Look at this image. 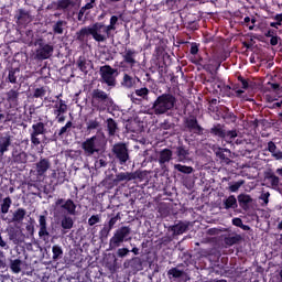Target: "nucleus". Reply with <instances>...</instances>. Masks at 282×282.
Segmentation results:
<instances>
[{
    "instance_id": "obj_18",
    "label": "nucleus",
    "mask_w": 282,
    "mask_h": 282,
    "mask_svg": "<svg viewBox=\"0 0 282 282\" xmlns=\"http://www.w3.org/2000/svg\"><path fill=\"white\" fill-rule=\"evenodd\" d=\"M39 224H40V230H39L40 239H42L43 241H50V231L47 230V216L40 215Z\"/></svg>"
},
{
    "instance_id": "obj_14",
    "label": "nucleus",
    "mask_w": 282,
    "mask_h": 282,
    "mask_svg": "<svg viewBox=\"0 0 282 282\" xmlns=\"http://www.w3.org/2000/svg\"><path fill=\"white\" fill-rule=\"evenodd\" d=\"M52 169V162L47 158H40L35 163V173L37 177H45L47 171Z\"/></svg>"
},
{
    "instance_id": "obj_25",
    "label": "nucleus",
    "mask_w": 282,
    "mask_h": 282,
    "mask_svg": "<svg viewBox=\"0 0 282 282\" xmlns=\"http://www.w3.org/2000/svg\"><path fill=\"white\" fill-rule=\"evenodd\" d=\"M135 80L140 83V79L138 77H133L129 74H123V78L121 80V86L126 89H132V87H135Z\"/></svg>"
},
{
    "instance_id": "obj_56",
    "label": "nucleus",
    "mask_w": 282,
    "mask_h": 282,
    "mask_svg": "<svg viewBox=\"0 0 282 282\" xmlns=\"http://www.w3.org/2000/svg\"><path fill=\"white\" fill-rule=\"evenodd\" d=\"M111 230H112L111 227L104 224V227L99 231V238L100 239H107V237H109V232H111Z\"/></svg>"
},
{
    "instance_id": "obj_63",
    "label": "nucleus",
    "mask_w": 282,
    "mask_h": 282,
    "mask_svg": "<svg viewBox=\"0 0 282 282\" xmlns=\"http://www.w3.org/2000/svg\"><path fill=\"white\" fill-rule=\"evenodd\" d=\"M129 252H131V250H129L128 248H119L117 251V257H119V259H124V257H127Z\"/></svg>"
},
{
    "instance_id": "obj_46",
    "label": "nucleus",
    "mask_w": 282,
    "mask_h": 282,
    "mask_svg": "<svg viewBox=\"0 0 282 282\" xmlns=\"http://www.w3.org/2000/svg\"><path fill=\"white\" fill-rule=\"evenodd\" d=\"M216 83H221V80H219L217 78V75H215L213 72H210V76H207L204 78V85H212L213 89H215V84Z\"/></svg>"
},
{
    "instance_id": "obj_36",
    "label": "nucleus",
    "mask_w": 282,
    "mask_h": 282,
    "mask_svg": "<svg viewBox=\"0 0 282 282\" xmlns=\"http://www.w3.org/2000/svg\"><path fill=\"white\" fill-rule=\"evenodd\" d=\"M182 1H184V0H165V6H166L167 10L177 12V11L182 10Z\"/></svg>"
},
{
    "instance_id": "obj_41",
    "label": "nucleus",
    "mask_w": 282,
    "mask_h": 282,
    "mask_svg": "<svg viewBox=\"0 0 282 282\" xmlns=\"http://www.w3.org/2000/svg\"><path fill=\"white\" fill-rule=\"evenodd\" d=\"M0 206L2 215H8V213L10 212V207L12 206V198H10V196L3 198Z\"/></svg>"
},
{
    "instance_id": "obj_50",
    "label": "nucleus",
    "mask_w": 282,
    "mask_h": 282,
    "mask_svg": "<svg viewBox=\"0 0 282 282\" xmlns=\"http://www.w3.org/2000/svg\"><path fill=\"white\" fill-rule=\"evenodd\" d=\"M86 124H87V131L89 132L96 131V129L100 128V121H98V119H90Z\"/></svg>"
},
{
    "instance_id": "obj_59",
    "label": "nucleus",
    "mask_w": 282,
    "mask_h": 282,
    "mask_svg": "<svg viewBox=\"0 0 282 282\" xmlns=\"http://www.w3.org/2000/svg\"><path fill=\"white\" fill-rule=\"evenodd\" d=\"M47 94V90H45V87L35 88L33 93V98H43Z\"/></svg>"
},
{
    "instance_id": "obj_48",
    "label": "nucleus",
    "mask_w": 282,
    "mask_h": 282,
    "mask_svg": "<svg viewBox=\"0 0 282 282\" xmlns=\"http://www.w3.org/2000/svg\"><path fill=\"white\" fill-rule=\"evenodd\" d=\"M8 102H18L19 101V90L11 89L7 93Z\"/></svg>"
},
{
    "instance_id": "obj_35",
    "label": "nucleus",
    "mask_w": 282,
    "mask_h": 282,
    "mask_svg": "<svg viewBox=\"0 0 282 282\" xmlns=\"http://www.w3.org/2000/svg\"><path fill=\"white\" fill-rule=\"evenodd\" d=\"M12 158L15 164H25L28 162V153L23 151L21 152L18 150L13 151Z\"/></svg>"
},
{
    "instance_id": "obj_23",
    "label": "nucleus",
    "mask_w": 282,
    "mask_h": 282,
    "mask_svg": "<svg viewBox=\"0 0 282 282\" xmlns=\"http://www.w3.org/2000/svg\"><path fill=\"white\" fill-rule=\"evenodd\" d=\"M238 204L242 210H250V204L252 202V196L248 194H240L237 197Z\"/></svg>"
},
{
    "instance_id": "obj_55",
    "label": "nucleus",
    "mask_w": 282,
    "mask_h": 282,
    "mask_svg": "<svg viewBox=\"0 0 282 282\" xmlns=\"http://www.w3.org/2000/svg\"><path fill=\"white\" fill-rule=\"evenodd\" d=\"M263 89L264 91H279V89H281V85H279L278 83L269 82Z\"/></svg>"
},
{
    "instance_id": "obj_42",
    "label": "nucleus",
    "mask_w": 282,
    "mask_h": 282,
    "mask_svg": "<svg viewBox=\"0 0 282 282\" xmlns=\"http://www.w3.org/2000/svg\"><path fill=\"white\" fill-rule=\"evenodd\" d=\"M176 155L178 158V162H184L186 160V158H188V155H191V153L184 147H178L176 149Z\"/></svg>"
},
{
    "instance_id": "obj_60",
    "label": "nucleus",
    "mask_w": 282,
    "mask_h": 282,
    "mask_svg": "<svg viewBox=\"0 0 282 282\" xmlns=\"http://www.w3.org/2000/svg\"><path fill=\"white\" fill-rule=\"evenodd\" d=\"M199 22V15L194 14V13H188L185 17V23H194V22Z\"/></svg>"
},
{
    "instance_id": "obj_53",
    "label": "nucleus",
    "mask_w": 282,
    "mask_h": 282,
    "mask_svg": "<svg viewBox=\"0 0 282 282\" xmlns=\"http://www.w3.org/2000/svg\"><path fill=\"white\" fill-rule=\"evenodd\" d=\"M273 20L275 22L270 23V28H275V30H279V26L282 25V13H278L273 17Z\"/></svg>"
},
{
    "instance_id": "obj_43",
    "label": "nucleus",
    "mask_w": 282,
    "mask_h": 282,
    "mask_svg": "<svg viewBox=\"0 0 282 282\" xmlns=\"http://www.w3.org/2000/svg\"><path fill=\"white\" fill-rule=\"evenodd\" d=\"M167 276L169 279H182V276H184V271L177 268H172L167 271Z\"/></svg>"
},
{
    "instance_id": "obj_34",
    "label": "nucleus",
    "mask_w": 282,
    "mask_h": 282,
    "mask_svg": "<svg viewBox=\"0 0 282 282\" xmlns=\"http://www.w3.org/2000/svg\"><path fill=\"white\" fill-rule=\"evenodd\" d=\"M12 144V139L10 135L0 137V155L7 153L10 150V145Z\"/></svg>"
},
{
    "instance_id": "obj_10",
    "label": "nucleus",
    "mask_w": 282,
    "mask_h": 282,
    "mask_svg": "<svg viewBox=\"0 0 282 282\" xmlns=\"http://www.w3.org/2000/svg\"><path fill=\"white\" fill-rule=\"evenodd\" d=\"M121 58L122 61L119 64L121 69H124L126 67L133 69V67L138 65V51H135V48L126 47L121 53Z\"/></svg>"
},
{
    "instance_id": "obj_39",
    "label": "nucleus",
    "mask_w": 282,
    "mask_h": 282,
    "mask_svg": "<svg viewBox=\"0 0 282 282\" xmlns=\"http://www.w3.org/2000/svg\"><path fill=\"white\" fill-rule=\"evenodd\" d=\"M109 162L107 161L106 155L99 154V156L95 160V169L100 170V169H107V165Z\"/></svg>"
},
{
    "instance_id": "obj_4",
    "label": "nucleus",
    "mask_w": 282,
    "mask_h": 282,
    "mask_svg": "<svg viewBox=\"0 0 282 282\" xmlns=\"http://www.w3.org/2000/svg\"><path fill=\"white\" fill-rule=\"evenodd\" d=\"M82 149L86 158H91V155H102L105 153V139L98 134H95L86 139L82 143Z\"/></svg>"
},
{
    "instance_id": "obj_20",
    "label": "nucleus",
    "mask_w": 282,
    "mask_h": 282,
    "mask_svg": "<svg viewBox=\"0 0 282 282\" xmlns=\"http://www.w3.org/2000/svg\"><path fill=\"white\" fill-rule=\"evenodd\" d=\"M264 180H268L274 191H276L281 184V178L276 174H274L271 169L264 172Z\"/></svg>"
},
{
    "instance_id": "obj_13",
    "label": "nucleus",
    "mask_w": 282,
    "mask_h": 282,
    "mask_svg": "<svg viewBox=\"0 0 282 282\" xmlns=\"http://www.w3.org/2000/svg\"><path fill=\"white\" fill-rule=\"evenodd\" d=\"M173 160V151L169 148H165L159 152V159L158 162L163 171V173H166L169 171V167L166 164Z\"/></svg>"
},
{
    "instance_id": "obj_5",
    "label": "nucleus",
    "mask_w": 282,
    "mask_h": 282,
    "mask_svg": "<svg viewBox=\"0 0 282 282\" xmlns=\"http://www.w3.org/2000/svg\"><path fill=\"white\" fill-rule=\"evenodd\" d=\"M91 100L94 107L98 109V111H107L109 107H112L113 99L102 89H94L91 93Z\"/></svg>"
},
{
    "instance_id": "obj_6",
    "label": "nucleus",
    "mask_w": 282,
    "mask_h": 282,
    "mask_svg": "<svg viewBox=\"0 0 282 282\" xmlns=\"http://www.w3.org/2000/svg\"><path fill=\"white\" fill-rule=\"evenodd\" d=\"M35 52H34V61H47V58H52V54H54V44L46 43L43 37L36 39L34 42Z\"/></svg>"
},
{
    "instance_id": "obj_40",
    "label": "nucleus",
    "mask_w": 282,
    "mask_h": 282,
    "mask_svg": "<svg viewBox=\"0 0 282 282\" xmlns=\"http://www.w3.org/2000/svg\"><path fill=\"white\" fill-rule=\"evenodd\" d=\"M223 119L226 120L227 122H237V117L235 112L230 111V109L225 108L223 110Z\"/></svg>"
},
{
    "instance_id": "obj_16",
    "label": "nucleus",
    "mask_w": 282,
    "mask_h": 282,
    "mask_svg": "<svg viewBox=\"0 0 282 282\" xmlns=\"http://www.w3.org/2000/svg\"><path fill=\"white\" fill-rule=\"evenodd\" d=\"M138 177H140L138 172H120L115 175L112 183L115 184V186H118L120 182H132V180H138Z\"/></svg>"
},
{
    "instance_id": "obj_1",
    "label": "nucleus",
    "mask_w": 282,
    "mask_h": 282,
    "mask_svg": "<svg viewBox=\"0 0 282 282\" xmlns=\"http://www.w3.org/2000/svg\"><path fill=\"white\" fill-rule=\"evenodd\" d=\"M76 203L72 198H57L53 204L54 215L57 217L63 215L61 227L63 230H72L74 228V219L68 215H76ZM67 213V214H65Z\"/></svg>"
},
{
    "instance_id": "obj_22",
    "label": "nucleus",
    "mask_w": 282,
    "mask_h": 282,
    "mask_svg": "<svg viewBox=\"0 0 282 282\" xmlns=\"http://www.w3.org/2000/svg\"><path fill=\"white\" fill-rule=\"evenodd\" d=\"M123 268H131V270L140 271L142 270V259L140 257H134L123 263Z\"/></svg>"
},
{
    "instance_id": "obj_47",
    "label": "nucleus",
    "mask_w": 282,
    "mask_h": 282,
    "mask_svg": "<svg viewBox=\"0 0 282 282\" xmlns=\"http://www.w3.org/2000/svg\"><path fill=\"white\" fill-rule=\"evenodd\" d=\"M17 74H19V68H11L7 77L8 83H11L12 85L17 84V78H19V75Z\"/></svg>"
},
{
    "instance_id": "obj_37",
    "label": "nucleus",
    "mask_w": 282,
    "mask_h": 282,
    "mask_svg": "<svg viewBox=\"0 0 282 282\" xmlns=\"http://www.w3.org/2000/svg\"><path fill=\"white\" fill-rule=\"evenodd\" d=\"M21 265H23V262L21 261V259L10 260L9 268L13 274H20Z\"/></svg>"
},
{
    "instance_id": "obj_33",
    "label": "nucleus",
    "mask_w": 282,
    "mask_h": 282,
    "mask_svg": "<svg viewBox=\"0 0 282 282\" xmlns=\"http://www.w3.org/2000/svg\"><path fill=\"white\" fill-rule=\"evenodd\" d=\"M25 215H28V212L25 210V208H18L14 210L11 221L13 224H21V221H23V219H25Z\"/></svg>"
},
{
    "instance_id": "obj_51",
    "label": "nucleus",
    "mask_w": 282,
    "mask_h": 282,
    "mask_svg": "<svg viewBox=\"0 0 282 282\" xmlns=\"http://www.w3.org/2000/svg\"><path fill=\"white\" fill-rule=\"evenodd\" d=\"M67 113V104H65V100L59 99V106L57 109L54 110V116Z\"/></svg>"
},
{
    "instance_id": "obj_2",
    "label": "nucleus",
    "mask_w": 282,
    "mask_h": 282,
    "mask_svg": "<svg viewBox=\"0 0 282 282\" xmlns=\"http://www.w3.org/2000/svg\"><path fill=\"white\" fill-rule=\"evenodd\" d=\"M119 18L118 15H112L108 25L104 22H96L93 24V39L96 43H107L109 39H113V32L117 30Z\"/></svg>"
},
{
    "instance_id": "obj_32",
    "label": "nucleus",
    "mask_w": 282,
    "mask_h": 282,
    "mask_svg": "<svg viewBox=\"0 0 282 282\" xmlns=\"http://www.w3.org/2000/svg\"><path fill=\"white\" fill-rule=\"evenodd\" d=\"M170 230L173 232V235H184L186 230H188V224L184 221H180L176 225H173L170 227Z\"/></svg>"
},
{
    "instance_id": "obj_24",
    "label": "nucleus",
    "mask_w": 282,
    "mask_h": 282,
    "mask_svg": "<svg viewBox=\"0 0 282 282\" xmlns=\"http://www.w3.org/2000/svg\"><path fill=\"white\" fill-rule=\"evenodd\" d=\"M77 67L80 69L84 74H89V67L90 69L94 67V64L91 61H87L85 56H79L77 59Z\"/></svg>"
},
{
    "instance_id": "obj_8",
    "label": "nucleus",
    "mask_w": 282,
    "mask_h": 282,
    "mask_svg": "<svg viewBox=\"0 0 282 282\" xmlns=\"http://www.w3.org/2000/svg\"><path fill=\"white\" fill-rule=\"evenodd\" d=\"M101 83L108 87H116L118 78V68L111 67V65H104L99 68Z\"/></svg>"
},
{
    "instance_id": "obj_64",
    "label": "nucleus",
    "mask_w": 282,
    "mask_h": 282,
    "mask_svg": "<svg viewBox=\"0 0 282 282\" xmlns=\"http://www.w3.org/2000/svg\"><path fill=\"white\" fill-rule=\"evenodd\" d=\"M65 177H67V172H57V184H65Z\"/></svg>"
},
{
    "instance_id": "obj_49",
    "label": "nucleus",
    "mask_w": 282,
    "mask_h": 282,
    "mask_svg": "<svg viewBox=\"0 0 282 282\" xmlns=\"http://www.w3.org/2000/svg\"><path fill=\"white\" fill-rule=\"evenodd\" d=\"M75 3L72 0H58L57 1V10H67L69 7H74Z\"/></svg>"
},
{
    "instance_id": "obj_61",
    "label": "nucleus",
    "mask_w": 282,
    "mask_h": 282,
    "mask_svg": "<svg viewBox=\"0 0 282 282\" xmlns=\"http://www.w3.org/2000/svg\"><path fill=\"white\" fill-rule=\"evenodd\" d=\"M186 30H189V32H196V30H199V22H188L185 23Z\"/></svg>"
},
{
    "instance_id": "obj_45",
    "label": "nucleus",
    "mask_w": 282,
    "mask_h": 282,
    "mask_svg": "<svg viewBox=\"0 0 282 282\" xmlns=\"http://www.w3.org/2000/svg\"><path fill=\"white\" fill-rule=\"evenodd\" d=\"M53 252V261H58V259H63V248L58 245H54L52 247Z\"/></svg>"
},
{
    "instance_id": "obj_17",
    "label": "nucleus",
    "mask_w": 282,
    "mask_h": 282,
    "mask_svg": "<svg viewBox=\"0 0 282 282\" xmlns=\"http://www.w3.org/2000/svg\"><path fill=\"white\" fill-rule=\"evenodd\" d=\"M89 36L94 37V28L90 26H83L79 31L75 33V39L79 43H87L89 41Z\"/></svg>"
},
{
    "instance_id": "obj_29",
    "label": "nucleus",
    "mask_w": 282,
    "mask_h": 282,
    "mask_svg": "<svg viewBox=\"0 0 282 282\" xmlns=\"http://www.w3.org/2000/svg\"><path fill=\"white\" fill-rule=\"evenodd\" d=\"M73 124L74 123L72 121H67L66 124L59 129V131H57L53 134L52 142H56V140H58V138H63L65 135V133H69V129H72Z\"/></svg>"
},
{
    "instance_id": "obj_7",
    "label": "nucleus",
    "mask_w": 282,
    "mask_h": 282,
    "mask_svg": "<svg viewBox=\"0 0 282 282\" xmlns=\"http://www.w3.org/2000/svg\"><path fill=\"white\" fill-rule=\"evenodd\" d=\"M111 153L115 158V162H118L120 166H128L131 156L129 155V147H127V143H116L111 149Z\"/></svg>"
},
{
    "instance_id": "obj_44",
    "label": "nucleus",
    "mask_w": 282,
    "mask_h": 282,
    "mask_svg": "<svg viewBox=\"0 0 282 282\" xmlns=\"http://www.w3.org/2000/svg\"><path fill=\"white\" fill-rule=\"evenodd\" d=\"M174 169L175 171H178V173H184V175H191V173L194 171L193 166L182 164H175Z\"/></svg>"
},
{
    "instance_id": "obj_31",
    "label": "nucleus",
    "mask_w": 282,
    "mask_h": 282,
    "mask_svg": "<svg viewBox=\"0 0 282 282\" xmlns=\"http://www.w3.org/2000/svg\"><path fill=\"white\" fill-rule=\"evenodd\" d=\"M267 151H269V153H271V155H272V158H274V160H282V151L276 148V143H274L273 141L268 142Z\"/></svg>"
},
{
    "instance_id": "obj_57",
    "label": "nucleus",
    "mask_w": 282,
    "mask_h": 282,
    "mask_svg": "<svg viewBox=\"0 0 282 282\" xmlns=\"http://www.w3.org/2000/svg\"><path fill=\"white\" fill-rule=\"evenodd\" d=\"M254 23H257V18H250V17H246L243 19V24L247 25V28H249V30H254Z\"/></svg>"
},
{
    "instance_id": "obj_28",
    "label": "nucleus",
    "mask_w": 282,
    "mask_h": 282,
    "mask_svg": "<svg viewBox=\"0 0 282 282\" xmlns=\"http://www.w3.org/2000/svg\"><path fill=\"white\" fill-rule=\"evenodd\" d=\"M223 207L225 210H237L239 208V205L237 204V197L235 195H230L228 198L223 200Z\"/></svg>"
},
{
    "instance_id": "obj_30",
    "label": "nucleus",
    "mask_w": 282,
    "mask_h": 282,
    "mask_svg": "<svg viewBox=\"0 0 282 282\" xmlns=\"http://www.w3.org/2000/svg\"><path fill=\"white\" fill-rule=\"evenodd\" d=\"M209 133L215 138L226 139V129H224V124L217 123L210 130Z\"/></svg>"
},
{
    "instance_id": "obj_38",
    "label": "nucleus",
    "mask_w": 282,
    "mask_h": 282,
    "mask_svg": "<svg viewBox=\"0 0 282 282\" xmlns=\"http://www.w3.org/2000/svg\"><path fill=\"white\" fill-rule=\"evenodd\" d=\"M106 122L108 135H116V131H118V123L116 122V120H113V118H108Z\"/></svg>"
},
{
    "instance_id": "obj_11",
    "label": "nucleus",
    "mask_w": 282,
    "mask_h": 282,
    "mask_svg": "<svg viewBox=\"0 0 282 282\" xmlns=\"http://www.w3.org/2000/svg\"><path fill=\"white\" fill-rule=\"evenodd\" d=\"M45 133H47V128H45L43 121L33 123L30 130L31 144L39 147L41 144L39 135H45Z\"/></svg>"
},
{
    "instance_id": "obj_9",
    "label": "nucleus",
    "mask_w": 282,
    "mask_h": 282,
    "mask_svg": "<svg viewBox=\"0 0 282 282\" xmlns=\"http://www.w3.org/2000/svg\"><path fill=\"white\" fill-rule=\"evenodd\" d=\"M131 235V227H120L118 228L113 236L109 240V250H116V248H120L122 243H124V238Z\"/></svg>"
},
{
    "instance_id": "obj_26",
    "label": "nucleus",
    "mask_w": 282,
    "mask_h": 282,
    "mask_svg": "<svg viewBox=\"0 0 282 282\" xmlns=\"http://www.w3.org/2000/svg\"><path fill=\"white\" fill-rule=\"evenodd\" d=\"M214 91H221L224 96L230 98L232 96V88L229 85L224 84V82H217L214 85Z\"/></svg>"
},
{
    "instance_id": "obj_54",
    "label": "nucleus",
    "mask_w": 282,
    "mask_h": 282,
    "mask_svg": "<svg viewBox=\"0 0 282 282\" xmlns=\"http://www.w3.org/2000/svg\"><path fill=\"white\" fill-rule=\"evenodd\" d=\"M120 213H118L116 216H112L108 223H105V225L113 230V227L116 226V224H118V221H120Z\"/></svg>"
},
{
    "instance_id": "obj_15",
    "label": "nucleus",
    "mask_w": 282,
    "mask_h": 282,
    "mask_svg": "<svg viewBox=\"0 0 282 282\" xmlns=\"http://www.w3.org/2000/svg\"><path fill=\"white\" fill-rule=\"evenodd\" d=\"M14 19L18 25H28L32 22V13L28 9H18Z\"/></svg>"
},
{
    "instance_id": "obj_27",
    "label": "nucleus",
    "mask_w": 282,
    "mask_h": 282,
    "mask_svg": "<svg viewBox=\"0 0 282 282\" xmlns=\"http://www.w3.org/2000/svg\"><path fill=\"white\" fill-rule=\"evenodd\" d=\"M65 28H67V21L65 20H58L56 22H53V34H55V36L63 35L65 33Z\"/></svg>"
},
{
    "instance_id": "obj_62",
    "label": "nucleus",
    "mask_w": 282,
    "mask_h": 282,
    "mask_svg": "<svg viewBox=\"0 0 282 282\" xmlns=\"http://www.w3.org/2000/svg\"><path fill=\"white\" fill-rule=\"evenodd\" d=\"M96 224H100V215H93L89 219H88V226H96Z\"/></svg>"
},
{
    "instance_id": "obj_21",
    "label": "nucleus",
    "mask_w": 282,
    "mask_h": 282,
    "mask_svg": "<svg viewBox=\"0 0 282 282\" xmlns=\"http://www.w3.org/2000/svg\"><path fill=\"white\" fill-rule=\"evenodd\" d=\"M9 239L19 246V243H23V241H25V234L21 231V229L12 228L9 230Z\"/></svg>"
},
{
    "instance_id": "obj_52",
    "label": "nucleus",
    "mask_w": 282,
    "mask_h": 282,
    "mask_svg": "<svg viewBox=\"0 0 282 282\" xmlns=\"http://www.w3.org/2000/svg\"><path fill=\"white\" fill-rule=\"evenodd\" d=\"M241 241V236H239V235H237V236H231V237H227L226 239H225V243L227 245V246H235V245H237L238 242H240Z\"/></svg>"
},
{
    "instance_id": "obj_12",
    "label": "nucleus",
    "mask_w": 282,
    "mask_h": 282,
    "mask_svg": "<svg viewBox=\"0 0 282 282\" xmlns=\"http://www.w3.org/2000/svg\"><path fill=\"white\" fill-rule=\"evenodd\" d=\"M184 127L189 133H195V135H202L204 133V128L197 121V117L193 115L184 119Z\"/></svg>"
},
{
    "instance_id": "obj_19",
    "label": "nucleus",
    "mask_w": 282,
    "mask_h": 282,
    "mask_svg": "<svg viewBox=\"0 0 282 282\" xmlns=\"http://www.w3.org/2000/svg\"><path fill=\"white\" fill-rule=\"evenodd\" d=\"M215 155L220 160L221 164H230V162H232V160H230L232 152L228 149L218 148L215 150Z\"/></svg>"
},
{
    "instance_id": "obj_3",
    "label": "nucleus",
    "mask_w": 282,
    "mask_h": 282,
    "mask_svg": "<svg viewBox=\"0 0 282 282\" xmlns=\"http://www.w3.org/2000/svg\"><path fill=\"white\" fill-rule=\"evenodd\" d=\"M175 105H177V98L171 93H164L156 97L150 109L154 116H164L166 112L173 111Z\"/></svg>"
},
{
    "instance_id": "obj_58",
    "label": "nucleus",
    "mask_w": 282,
    "mask_h": 282,
    "mask_svg": "<svg viewBox=\"0 0 282 282\" xmlns=\"http://www.w3.org/2000/svg\"><path fill=\"white\" fill-rule=\"evenodd\" d=\"M149 88L143 87L134 90L135 96H139L140 98L147 99L149 96Z\"/></svg>"
}]
</instances>
